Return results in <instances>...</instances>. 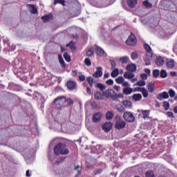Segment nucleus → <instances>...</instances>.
<instances>
[{
	"mask_svg": "<svg viewBox=\"0 0 177 177\" xmlns=\"http://www.w3.org/2000/svg\"><path fill=\"white\" fill-rule=\"evenodd\" d=\"M86 80L87 82L89 84V86H91V88H92V86H93V77H86Z\"/></svg>",
	"mask_w": 177,
	"mask_h": 177,
	"instance_id": "nucleus-30",
	"label": "nucleus"
},
{
	"mask_svg": "<svg viewBox=\"0 0 177 177\" xmlns=\"http://www.w3.org/2000/svg\"><path fill=\"white\" fill-rule=\"evenodd\" d=\"M86 56H88L89 57L93 56V48H90L88 49V50L86 52Z\"/></svg>",
	"mask_w": 177,
	"mask_h": 177,
	"instance_id": "nucleus-38",
	"label": "nucleus"
},
{
	"mask_svg": "<svg viewBox=\"0 0 177 177\" xmlns=\"http://www.w3.org/2000/svg\"><path fill=\"white\" fill-rule=\"evenodd\" d=\"M86 93H88V95H92V91H91L89 87L86 88Z\"/></svg>",
	"mask_w": 177,
	"mask_h": 177,
	"instance_id": "nucleus-61",
	"label": "nucleus"
},
{
	"mask_svg": "<svg viewBox=\"0 0 177 177\" xmlns=\"http://www.w3.org/2000/svg\"><path fill=\"white\" fill-rule=\"evenodd\" d=\"M169 95L170 97H174L176 95L175 91H174L173 89H170L169 91Z\"/></svg>",
	"mask_w": 177,
	"mask_h": 177,
	"instance_id": "nucleus-46",
	"label": "nucleus"
},
{
	"mask_svg": "<svg viewBox=\"0 0 177 177\" xmlns=\"http://www.w3.org/2000/svg\"><path fill=\"white\" fill-rule=\"evenodd\" d=\"M142 100V94L140 93H136L132 96V100H133L134 102H139V100Z\"/></svg>",
	"mask_w": 177,
	"mask_h": 177,
	"instance_id": "nucleus-20",
	"label": "nucleus"
},
{
	"mask_svg": "<svg viewBox=\"0 0 177 177\" xmlns=\"http://www.w3.org/2000/svg\"><path fill=\"white\" fill-rule=\"evenodd\" d=\"M125 125L124 120L119 119L116 121L115 127L116 129H122V128H125Z\"/></svg>",
	"mask_w": 177,
	"mask_h": 177,
	"instance_id": "nucleus-8",
	"label": "nucleus"
},
{
	"mask_svg": "<svg viewBox=\"0 0 177 177\" xmlns=\"http://www.w3.org/2000/svg\"><path fill=\"white\" fill-rule=\"evenodd\" d=\"M101 119H102V113L100 112L96 113L92 117L93 122H94L95 123L99 122V121H100Z\"/></svg>",
	"mask_w": 177,
	"mask_h": 177,
	"instance_id": "nucleus-11",
	"label": "nucleus"
},
{
	"mask_svg": "<svg viewBox=\"0 0 177 177\" xmlns=\"http://www.w3.org/2000/svg\"><path fill=\"white\" fill-rule=\"evenodd\" d=\"M76 171H77L78 174L81 172V167L77 166L75 167Z\"/></svg>",
	"mask_w": 177,
	"mask_h": 177,
	"instance_id": "nucleus-64",
	"label": "nucleus"
},
{
	"mask_svg": "<svg viewBox=\"0 0 177 177\" xmlns=\"http://www.w3.org/2000/svg\"><path fill=\"white\" fill-rule=\"evenodd\" d=\"M145 176L146 177H156V175H154V171L149 170L145 173Z\"/></svg>",
	"mask_w": 177,
	"mask_h": 177,
	"instance_id": "nucleus-28",
	"label": "nucleus"
},
{
	"mask_svg": "<svg viewBox=\"0 0 177 177\" xmlns=\"http://www.w3.org/2000/svg\"><path fill=\"white\" fill-rule=\"evenodd\" d=\"M66 86L69 91H74V89H77V83L73 80H69L66 83Z\"/></svg>",
	"mask_w": 177,
	"mask_h": 177,
	"instance_id": "nucleus-6",
	"label": "nucleus"
},
{
	"mask_svg": "<svg viewBox=\"0 0 177 177\" xmlns=\"http://www.w3.org/2000/svg\"><path fill=\"white\" fill-rule=\"evenodd\" d=\"M143 88L136 87L134 88V92H142Z\"/></svg>",
	"mask_w": 177,
	"mask_h": 177,
	"instance_id": "nucleus-53",
	"label": "nucleus"
},
{
	"mask_svg": "<svg viewBox=\"0 0 177 177\" xmlns=\"http://www.w3.org/2000/svg\"><path fill=\"white\" fill-rule=\"evenodd\" d=\"M144 6H146V8H151L153 6V4L149 2V1L146 0L143 2Z\"/></svg>",
	"mask_w": 177,
	"mask_h": 177,
	"instance_id": "nucleus-40",
	"label": "nucleus"
},
{
	"mask_svg": "<svg viewBox=\"0 0 177 177\" xmlns=\"http://www.w3.org/2000/svg\"><path fill=\"white\" fill-rule=\"evenodd\" d=\"M111 68H115L117 64H115V62L114 60H111Z\"/></svg>",
	"mask_w": 177,
	"mask_h": 177,
	"instance_id": "nucleus-50",
	"label": "nucleus"
},
{
	"mask_svg": "<svg viewBox=\"0 0 177 177\" xmlns=\"http://www.w3.org/2000/svg\"><path fill=\"white\" fill-rule=\"evenodd\" d=\"M128 60H129V58L128 57H123L120 58V63H122L123 64L125 63H128Z\"/></svg>",
	"mask_w": 177,
	"mask_h": 177,
	"instance_id": "nucleus-34",
	"label": "nucleus"
},
{
	"mask_svg": "<svg viewBox=\"0 0 177 177\" xmlns=\"http://www.w3.org/2000/svg\"><path fill=\"white\" fill-rule=\"evenodd\" d=\"M156 63L157 66H163L164 65V58L162 57H157L156 59Z\"/></svg>",
	"mask_w": 177,
	"mask_h": 177,
	"instance_id": "nucleus-19",
	"label": "nucleus"
},
{
	"mask_svg": "<svg viewBox=\"0 0 177 177\" xmlns=\"http://www.w3.org/2000/svg\"><path fill=\"white\" fill-rule=\"evenodd\" d=\"M175 61L170 59L167 62V67H168V68H174V67H175Z\"/></svg>",
	"mask_w": 177,
	"mask_h": 177,
	"instance_id": "nucleus-23",
	"label": "nucleus"
},
{
	"mask_svg": "<svg viewBox=\"0 0 177 177\" xmlns=\"http://www.w3.org/2000/svg\"><path fill=\"white\" fill-rule=\"evenodd\" d=\"M96 86H97V88H98V89H100V91H104V89H106V86H104V84H102L100 83L97 84Z\"/></svg>",
	"mask_w": 177,
	"mask_h": 177,
	"instance_id": "nucleus-39",
	"label": "nucleus"
},
{
	"mask_svg": "<svg viewBox=\"0 0 177 177\" xmlns=\"http://www.w3.org/2000/svg\"><path fill=\"white\" fill-rule=\"evenodd\" d=\"M164 107L165 110H168L169 109V104L167 102H164Z\"/></svg>",
	"mask_w": 177,
	"mask_h": 177,
	"instance_id": "nucleus-52",
	"label": "nucleus"
},
{
	"mask_svg": "<svg viewBox=\"0 0 177 177\" xmlns=\"http://www.w3.org/2000/svg\"><path fill=\"white\" fill-rule=\"evenodd\" d=\"M147 58L145 59V64L146 66H150L151 63H150V59H151V57H147Z\"/></svg>",
	"mask_w": 177,
	"mask_h": 177,
	"instance_id": "nucleus-48",
	"label": "nucleus"
},
{
	"mask_svg": "<svg viewBox=\"0 0 177 177\" xmlns=\"http://www.w3.org/2000/svg\"><path fill=\"white\" fill-rule=\"evenodd\" d=\"M138 52L135 51L131 53V59L132 60H136L138 59Z\"/></svg>",
	"mask_w": 177,
	"mask_h": 177,
	"instance_id": "nucleus-41",
	"label": "nucleus"
},
{
	"mask_svg": "<svg viewBox=\"0 0 177 177\" xmlns=\"http://www.w3.org/2000/svg\"><path fill=\"white\" fill-rule=\"evenodd\" d=\"M122 104L126 109H132V102L131 101L124 100L123 101Z\"/></svg>",
	"mask_w": 177,
	"mask_h": 177,
	"instance_id": "nucleus-22",
	"label": "nucleus"
},
{
	"mask_svg": "<svg viewBox=\"0 0 177 177\" xmlns=\"http://www.w3.org/2000/svg\"><path fill=\"white\" fill-rule=\"evenodd\" d=\"M103 76V68L98 66L96 68V71L93 73L94 78H100Z\"/></svg>",
	"mask_w": 177,
	"mask_h": 177,
	"instance_id": "nucleus-5",
	"label": "nucleus"
},
{
	"mask_svg": "<svg viewBox=\"0 0 177 177\" xmlns=\"http://www.w3.org/2000/svg\"><path fill=\"white\" fill-rule=\"evenodd\" d=\"M99 174H102V169H98L94 171V175H99Z\"/></svg>",
	"mask_w": 177,
	"mask_h": 177,
	"instance_id": "nucleus-57",
	"label": "nucleus"
},
{
	"mask_svg": "<svg viewBox=\"0 0 177 177\" xmlns=\"http://www.w3.org/2000/svg\"><path fill=\"white\" fill-rule=\"evenodd\" d=\"M55 3H61V5L64 6V0H55Z\"/></svg>",
	"mask_w": 177,
	"mask_h": 177,
	"instance_id": "nucleus-51",
	"label": "nucleus"
},
{
	"mask_svg": "<svg viewBox=\"0 0 177 177\" xmlns=\"http://www.w3.org/2000/svg\"><path fill=\"white\" fill-rule=\"evenodd\" d=\"M111 128H113V123H111L110 122H106L105 124H104L102 125V129L105 132H109V131L111 130Z\"/></svg>",
	"mask_w": 177,
	"mask_h": 177,
	"instance_id": "nucleus-10",
	"label": "nucleus"
},
{
	"mask_svg": "<svg viewBox=\"0 0 177 177\" xmlns=\"http://www.w3.org/2000/svg\"><path fill=\"white\" fill-rule=\"evenodd\" d=\"M64 58L65 59L66 62H71V57L67 53H64Z\"/></svg>",
	"mask_w": 177,
	"mask_h": 177,
	"instance_id": "nucleus-42",
	"label": "nucleus"
},
{
	"mask_svg": "<svg viewBox=\"0 0 177 177\" xmlns=\"http://www.w3.org/2000/svg\"><path fill=\"white\" fill-rule=\"evenodd\" d=\"M141 92H142V96H144V97H147V96H149V92L147 91V90H146L145 88H143V90Z\"/></svg>",
	"mask_w": 177,
	"mask_h": 177,
	"instance_id": "nucleus-44",
	"label": "nucleus"
},
{
	"mask_svg": "<svg viewBox=\"0 0 177 177\" xmlns=\"http://www.w3.org/2000/svg\"><path fill=\"white\" fill-rule=\"evenodd\" d=\"M126 68L127 71H130L131 73H135V71H136V64H128L126 66Z\"/></svg>",
	"mask_w": 177,
	"mask_h": 177,
	"instance_id": "nucleus-13",
	"label": "nucleus"
},
{
	"mask_svg": "<svg viewBox=\"0 0 177 177\" xmlns=\"http://www.w3.org/2000/svg\"><path fill=\"white\" fill-rule=\"evenodd\" d=\"M167 117H169V118H175V115H174V113H173V112L168 111V112L167 113Z\"/></svg>",
	"mask_w": 177,
	"mask_h": 177,
	"instance_id": "nucleus-47",
	"label": "nucleus"
},
{
	"mask_svg": "<svg viewBox=\"0 0 177 177\" xmlns=\"http://www.w3.org/2000/svg\"><path fill=\"white\" fill-rule=\"evenodd\" d=\"M50 19H52V15H46L41 17V20H43L44 23H46V21H49Z\"/></svg>",
	"mask_w": 177,
	"mask_h": 177,
	"instance_id": "nucleus-25",
	"label": "nucleus"
},
{
	"mask_svg": "<svg viewBox=\"0 0 177 177\" xmlns=\"http://www.w3.org/2000/svg\"><path fill=\"white\" fill-rule=\"evenodd\" d=\"M154 84L153 83H149L148 85V90L149 91V92H154Z\"/></svg>",
	"mask_w": 177,
	"mask_h": 177,
	"instance_id": "nucleus-35",
	"label": "nucleus"
},
{
	"mask_svg": "<svg viewBox=\"0 0 177 177\" xmlns=\"http://www.w3.org/2000/svg\"><path fill=\"white\" fill-rule=\"evenodd\" d=\"M168 97H169V94L167 93V91H164L158 95L157 99H158V100H162V99H168Z\"/></svg>",
	"mask_w": 177,
	"mask_h": 177,
	"instance_id": "nucleus-12",
	"label": "nucleus"
},
{
	"mask_svg": "<svg viewBox=\"0 0 177 177\" xmlns=\"http://www.w3.org/2000/svg\"><path fill=\"white\" fill-rule=\"evenodd\" d=\"M66 102L68 103V104H70V105L74 103V101L71 98H68Z\"/></svg>",
	"mask_w": 177,
	"mask_h": 177,
	"instance_id": "nucleus-56",
	"label": "nucleus"
},
{
	"mask_svg": "<svg viewBox=\"0 0 177 177\" xmlns=\"http://www.w3.org/2000/svg\"><path fill=\"white\" fill-rule=\"evenodd\" d=\"M133 92V89L130 87H126L123 88L124 95H131Z\"/></svg>",
	"mask_w": 177,
	"mask_h": 177,
	"instance_id": "nucleus-21",
	"label": "nucleus"
},
{
	"mask_svg": "<svg viewBox=\"0 0 177 177\" xmlns=\"http://www.w3.org/2000/svg\"><path fill=\"white\" fill-rule=\"evenodd\" d=\"M66 102V100L64 97H59L55 100V104H59V106H63Z\"/></svg>",
	"mask_w": 177,
	"mask_h": 177,
	"instance_id": "nucleus-9",
	"label": "nucleus"
},
{
	"mask_svg": "<svg viewBox=\"0 0 177 177\" xmlns=\"http://www.w3.org/2000/svg\"><path fill=\"white\" fill-rule=\"evenodd\" d=\"M58 59L62 67L63 68L66 67V64H64V59H63V57H62V55H58Z\"/></svg>",
	"mask_w": 177,
	"mask_h": 177,
	"instance_id": "nucleus-26",
	"label": "nucleus"
},
{
	"mask_svg": "<svg viewBox=\"0 0 177 177\" xmlns=\"http://www.w3.org/2000/svg\"><path fill=\"white\" fill-rule=\"evenodd\" d=\"M78 73V72L77 71H72V73L71 75L73 77H77V74Z\"/></svg>",
	"mask_w": 177,
	"mask_h": 177,
	"instance_id": "nucleus-59",
	"label": "nucleus"
},
{
	"mask_svg": "<svg viewBox=\"0 0 177 177\" xmlns=\"http://www.w3.org/2000/svg\"><path fill=\"white\" fill-rule=\"evenodd\" d=\"M122 86H129V83L128 82L124 81V82L122 83Z\"/></svg>",
	"mask_w": 177,
	"mask_h": 177,
	"instance_id": "nucleus-60",
	"label": "nucleus"
},
{
	"mask_svg": "<svg viewBox=\"0 0 177 177\" xmlns=\"http://www.w3.org/2000/svg\"><path fill=\"white\" fill-rule=\"evenodd\" d=\"M142 115H143V118L146 120V118H149V115H150V113L147 110L142 111Z\"/></svg>",
	"mask_w": 177,
	"mask_h": 177,
	"instance_id": "nucleus-37",
	"label": "nucleus"
},
{
	"mask_svg": "<svg viewBox=\"0 0 177 177\" xmlns=\"http://www.w3.org/2000/svg\"><path fill=\"white\" fill-rule=\"evenodd\" d=\"M66 46L68 48H70L71 50H75V45L74 44V42L71 41L69 44H66Z\"/></svg>",
	"mask_w": 177,
	"mask_h": 177,
	"instance_id": "nucleus-33",
	"label": "nucleus"
},
{
	"mask_svg": "<svg viewBox=\"0 0 177 177\" xmlns=\"http://www.w3.org/2000/svg\"><path fill=\"white\" fill-rule=\"evenodd\" d=\"M160 74L161 78H167V77H168V73H167L166 70H161Z\"/></svg>",
	"mask_w": 177,
	"mask_h": 177,
	"instance_id": "nucleus-27",
	"label": "nucleus"
},
{
	"mask_svg": "<svg viewBox=\"0 0 177 177\" xmlns=\"http://www.w3.org/2000/svg\"><path fill=\"white\" fill-rule=\"evenodd\" d=\"M144 48L147 52V57H153V50H151V47L147 44H144Z\"/></svg>",
	"mask_w": 177,
	"mask_h": 177,
	"instance_id": "nucleus-7",
	"label": "nucleus"
},
{
	"mask_svg": "<svg viewBox=\"0 0 177 177\" xmlns=\"http://www.w3.org/2000/svg\"><path fill=\"white\" fill-rule=\"evenodd\" d=\"M153 77H155V78H157V77L160 76V70L158 69L153 70Z\"/></svg>",
	"mask_w": 177,
	"mask_h": 177,
	"instance_id": "nucleus-43",
	"label": "nucleus"
},
{
	"mask_svg": "<svg viewBox=\"0 0 177 177\" xmlns=\"http://www.w3.org/2000/svg\"><path fill=\"white\" fill-rule=\"evenodd\" d=\"M84 63L86 66H91L92 64V62H91V59L89 58H86L84 59Z\"/></svg>",
	"mask_w": 177,
	"mask_h": 177,
	"instance_id": "nucleus-45",
	"label": "nucleus"
},
{
	"mask_svg": "<svg viewBox=\"0 0 177 177\" xmlns=\"http://www.w3.org/2000/svg\"><path fill=\"white\" fill-rule=\"evenodd\" d=\"M123 118L125 121H127V122H133L135 121V116H133V114L128 111L124 113Z\"/></svg>",
	"mask_w": 177,
	"mask_h": 177,
	"instance_id": "nucleus-3",
	"label": "nucleus"
},
{
	"mask_svg": "<svg viewBox=\"0 0 177 177\" xmlns=\"http://www.w3.org/2000/svg\"><path fill=\"white\" fill-rule=\"evenodd\" d=\"M110 77V73H106L104 74V78L107 79Z\"/></svg>",
	"mask_w": 177,
	"mask_h": 177,
	"instance_id": "nucleus-62",
	"label": "nucleus"
},
{
	"mask_svg": "<svg viewBox=\"0 0 177 177\" xmlns=\"http://www.w3.org/2000/svg\"><path fill=\"white\" fill-rule=\"evenodd\" d=\"M27 6L30 12H31L33 15H37L38 10L37 9V7H35V6L32 4H28Z\"/></svg>",
	"mask_w": 177,
	"mask_h": 177,
	"instance_id": "nucleus-14",
	"label": "nucleus"
},
{
	"mask_svg": "<svg viewBox=\"0 0 177 177\" xmlns=\"http://www.w3.org/2000/svg\"><path fill=\"white\" fill-rule=\"evenodd\" d=\"M114 117V113L111 111H108L106 114V120H111Z\"/></svg>",
	"mask_w": 177,
	"mask_h": 177,
	"instance_id": "nucleus-29",
	"label": "nucleus"
},
{
	"mask_svg": "<svg viewBox=\"0 0 177 177\" xmlns=\"http://www.w3.org/2000/svg\"><path fill=\"white\" fill-rule=\"evenodd\" d=\"M106 85L111 86V85H113L114 84V81L113 80H111V79H109V80L106 81Z\"/></svg>",
	"mask_w": 177,
	"mask_h": 177,
	"instance_id": "nucleus-49",
	"label": "nucleus"
},
{
	"mask_svg": "<svg viewBox=\"0 0 177 177\" xmlns=\"http://www.w3.org/2000/svg\"><path fill=\"white\" fill-rule=\"evenodd\" d=\"M127 2L128 6H129L131 9L138 5V0H127Z\"/></svg>",
	"mask_w": 177,
	"mask_h": 177,
	"instance_id": "nucleus-16",
	"label": "nucleus"
},
{
	"mask_svg": "<svg viewBox=\"0 0 177 177\" xmlns=\"http://www.w3.org/2000/svg\"><path fill=\"white\" fill-rule=\"evenodd\" d=\"M135 77V74H133L132 72H124V77L127 80H132Z\"/></svg>",
	"mask_w": 177,
	"mask_h": 177,
	"instance_id": "nucleus-18",
	"label": "nucleus"
},
{
	"mask_svg": "<svg viewBox=\"0 0 177 177\" xmlns=\"http://www.w3.org/2000/svg\"><path fill=\"white\" fill-rule=\"evenodd\" d=\"M120 71H118V68H115L111 72V76L112 78H116V77H118Z\"/></svg>",
	"mask_w": 177,
	"mask_h": 177,
	"instance_id": "nucleus-24",
	"label": "nucleus"
},
{
	"mask_svg": "<svg viewBox=\"0 0 177 177\" xmlns=\"http://www.w3.org/2000/svg\"><path fill=\"white\" fill-rule=\"evenodd\" d=\"M116 109L118 111H119L120 113H122L123 111H125V108H124V106H122V105L121 104H118L116 106Z\"/></svg>",
	"mask_w": 177,
	"mask_h": 177,
	"instance_id": "nucleus-32",
	"label": "nucleus"
},
{
	"mask_svg": "<svg viewBox=\"0 0 177 177\" xmlns=\"http://www.w3.org/2000/svg\"><path fill=\"white\" fill-rule=\"evenodd\" d=\"M95 49L97 52V56H104V55H106V53H104V50H103L102 48L99 47V46H95Z\"/></svg>",
	"mask_w": 177,
	"mask_h": 177,
	"instance_id": "nucleus-15",
	"label": "nucleus"
},
{
	"mask_svg": "<svg viewBox=\"0 0 177 177\" xmlns=\"http://www.w3.org/2000/svg\"><path fill=\"white\" fill-rule=\"evenodd\" d=\"M113 89H115L116 92H120V91H121V87L120 86L115 85L113 86Z\"/></svg>",
	"mask_w": 177,
	"mask_h": 177,
	"instance_id": "nucleus-54",
	"label": "nucleus"
},
{
	"mask_svg": "<svg viewBox=\"0 0 177 177\" xmlns=\"http://www.w3.org/2000/svg\"><path fill=\"white\" fill-rule=\"evenodd\" d=\"M103 95L105 97H111V99H115L117 93L113 89H107L103 92Z\"/></svg>",
	"mask_w": 177,
	"mask_h": 177,
	"instance_id": "nucleus-2",
	"label": "nucleus"
},
{
	"mask_svg": "<svg viewBox=\"0 0 177 177\" xmlns=\"http://www.w3.org/2000/svg\"><path fill=\"white\" fill-rule=\"evenodd\" d=\"M124 81H125V79H124V77H118V78L115 79V82L119 84H122Z\"/></svg>",
	"mask_w": 177,
	"mask_h": 177,
	"instance_id": "nucleus-31",
	"label": "nucleus"
},
{
	"mask_svg": "<svg viewBox=\"0 0 177 177\" xmlns=\"http://www.w3.org/2000/svg\"><path fill=\"white\" fill-rule=\"evenodd\" d=\"M79 80L80 81H81L82 82H84V81H85V75H80L79 76Z\"/></svg>",
	"mask_w": 177,
	"mask_h": 177,
	"instance_id": "nucleus-55",
	"label": "nucleus"
},
{
	"mask_svg": "<svg viewBox=\"0 0 177 177\" xmlns=\"http://www.w3.org/2000/svg\"><path fill=\"white\" fill-rule=\"evenodd\" d=\"M104 95L99 92V91H97L95 95H94V97L95 99H96L97 100H103V99H104Z\"/></svg>",
	"mask_w": 177,
	"mask_h": 177,
	"instance_id": "nucleus-17",
	"label": "nucleus"
},
{
	"mask_svg": "<svg viewBox=\"0 0 177 177\" xmlns=\"http://www.w3.org/2000/svg\"><path fill=\"white\" fill-rule=\"evenodd\" d=\"M142 80H147V75L146 73H142L141 75Z\"/></svg>",
	"mask_w": 177,
	"mask_h": 177,
	"instance_id": "nucleus-58",
	"label": "nucleus"
},
{
	"mask_svg": "<svg viewBox=\"0 0 177 177\" xmlns=\"http://www.w3.org/2000/svg\"><path fill=\"white\" fill-rule=\"evenodd\" d=\"M135 85H137V86H145L146 85V82L144 80H140L136 84H135L134 86Z\"/></svg>",
	"mask_w": 177,
	"mask_h": 177,
	"instance_id": "nucleus-36",
	"label": "nucleus"
},
{
	"mask_svg": "<svg viewBox=\"0 0 177 177\" xmlns=\"http://www.w3.org/2000/svg\"><path fill=\"white\" fill-rule=\"evenodd\" d=\"M170 75H171V77H176L177 73L171 71V72H170Z\"/></svg>",
	"mask_w": 177,
	"mask_h": 177,
	"instance_id": "nucleus-63",
	"label": "nucleus"
},
{
	"mask_svg": "<svg viewBox=\"0 0 177 177\" xmlns=\"http://www.w3.org/2000/svg\"><path fill=\"white\" fill-rule=\"evenodd\" d=\"M54 153L55 154H57V156H59V154H62L63 156H66L70 153V151L68 149H67V147H66V145L63 143H59L54 147Z\"/></svg>",
	"mask_w": 177,
	"mask_h": 177,
	"instance_id": "nucleus-1",
	"label": "nucleus"
},
{
	"mask_svg": "<svg viewBox=\"0 0 177 177\" xmlns=\"http://www.w3.org/2000/svg\"><path fill=\"white\" fill-rule=\"evenodd\" d=\"M126 44L129 46H135L136 45V37H135V35L131 33L130 37L126 41Z\"/></svg>",
	"mask_w": 177,
	"mask_h": 177,
	"instance_id": "nucleus-4",
	"label": "nucleus"
}]
</instances>
